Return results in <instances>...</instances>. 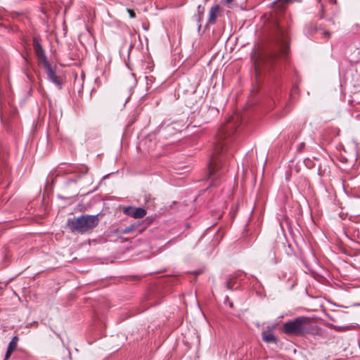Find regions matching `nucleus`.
<instances>
[{"label": "nucleus", "mask_w": 360, "mask_h": 360, "mask_svg": "<svg viewBox=\"0 0 360 360\" xmlns=\"http://www.w3.org/2000/svg\"><path fill=\"white\" fill-rule=\"evenodd\" d=\"M227 128L223 127L219 131L214 142V151L208 164V179L210 180V186H217L226 171L224 162L227 158L225 155Z\"/></svg>", "instance_id": "f257e3e1"}, {"label": "nucleus", "mask_w": 360, "mask_h": 360, "mask_svg": "<svg viewBox=\"0 0 360 360\" xmlns=\"http://www.w3.org/2000/svg\"><path fill=\"white\" fill-rule=\"evenodd\" d=\"M311 326V319L301 316L284 323L282 331L288 335L302 337L310 332Z\"/></svg>", "instance_id": "f03ea898"}, {"label": "nucleus", "mask_w": 360, "mask_h": 360, "mask_svg": "<svg viewBox=\"0 0 360 360\" xmlns=\"http://www.w3.org/2000/svg\"><path fill=\"white\" fill-rule=\"evenodd\" d=\"M98 222V215L83 214L77 217L68 218L66 224L72 232L82 234L96 227Z\"/></svg>", "instance_id": "7ed1b4c3"}, {"label": "nucleus", "mask_w": 360, "mask_h": 360, "mask_svg": "<svg viewBox=\"0 0 360 360\" xmlns=\"http://www.w3.org/2000/svg\"><path fill=\"white\" fill-rule=\"evenodd\" d=\"M278 54L276 53L262 52L254 58L256 72L262 70H270L275 62Z\"/></svg>", "instance_id": "20e7f679"}, {"label": "nucleus", "mask_w": 360, "mask_h": 360, "mask_svg": "<svg viewBox=\"0 0 360 360\" xmlns=\"http://www.w3.org/2000/svg\"><path fill=\"white\" fill-rule=\"evenodd\" d=\"M275 39L281 54H286L289 49V41L287 31L280 24L275 27Z\"/></svg>", "instance_id": "39448f33"}, {"label": "nucleus", "mask_w": 360, "mask_h": 360, "mask_svg": "<svg viewBox=\"0 0 360 360\" xmlns=\"http://www.w3.org/2000/svg\"><path fill=\"white\" fill-rule=\"evenodd\" d=\"M33 49L39 61L43 65L49 63L40 43V40L37 37L33 39Z\"/></svg>", "instance_id": "423d86ee"}, {"label": "nucleus", "mask_w": 360, "mask_h": 360, "mask_svg": "<svg viewBox=\"0 0 360 360\" xmlns=\"http://www.w3.org/2000/svg\"><path fill=\"white\" fill-rule=\"evenodd\" d=\"M123 213L134 219H141L146 216V210L142 207L129 206L124 209Z\"/></svg>", "instance_id": "0eeeda50"}, {"label": "nucleus", "mask_w": 360, "mask_h": 360, "mask_svg": "<svg viewBox=\"0 0 360 360\" xmlns=\"http://www.w3.org/2000/svg\"><path fill=\"white\" fill-rule=\"evenodd\" d=\"M43 66L46 70L48 79L60 89L63 84L62 81L60 78L56 75L50 63H49Z\"/></svg>", "instance_id": "6e6552de"}, {"label": "nucleus", "mask_w": 360, "mask_h": 360, "mask_svg": "<svg viewBox=\"0 0 360 360\" xmlns=\"http://www.w3.org/2000/svg\"><path fill=\"white\" fill-rule=\"evenodd\" d=\"M275 327L276 326H273L271 328L268 327V330H265L262 333V338L264 342L268 344H277L278 339L276 337V335L271 332V330H274Z\"/></svg>", "instance_id": "1a4fd4ad"}, {"label": "nucleus", "mask_w": 360, "mask_h": 360, "mask_svg": "<svg viewBox=\"0 0 360 360\" xmlns=\"http://www.w3.org/2000/svg\"><path fill=\"white\" fill-rule=\"evenodd\" d=\"M266 260L271 264H277L279 262L276 245H274L268 252Z\"/></svg>", "instance_id": "9d476101"}, {"label": "nucleus", "mask_w": 360, "mask_h": 360, "mask_svg": "<svg viewBox=\"0 0 360 360\" xmlns=\"http://www.w3.org/2000/svg\"><path fill=\"white\" fill-rule=\"evenodd\" d=\"M219 6L218 5L212 6L209 11L208 22L214 25L216 22L219 15Z\"/></svg>", "instance_id": "9b49d317"}, {"label": "nucleus", "mask_w": 360, "mask_h": 360, "mask_svg": "<svg viewBox=\"0 0 360 360\" xmlns=\"http://www.w3.org/2000/svg\"><path fill=\"white\" fill-rule=\"evenodd\" d=\"M241 274L242 273L240 272L236 273L228 278L226 283V286L228 290H233V289L237 288V287H235V284L236 283L237 278L240 276Z\"/></svg>", "instance_id": "f8f14e48"}, {"label": "nucleus", "mask_w": 360, "mask_h": 360, "mask_svg": "<svg viewBox=\"0 0 360 360\" xmlns=\"http://www.w3.org/2000/svg\"><path fill=\"white\" fill-rule=\"evenodd\" d=\"M18 341V336H14L8 344V349L14 351L17 347V343Z\"/></svg>", "instance_id": "ddd939ff"}, {"label": "nucleus", "mask_w": 360, "mask_h": 360, "mask_svg": "<svg viewBox=\"0 0 360 360\" xmlns=\"http://www.w3.org/2000/svg\"><path fill=\"white\" fill-rule=\"evenodd\" d=\"M349 326H338L335 325H331L330 328H333L335 331L338 332H344L349 329Z\"/></svg>", "instance_id": "4468645a"}, {"label": "nucleus", "mask_w": 360, "mask_h": 360, "mask_svg": "<svg viewBox=\"0 0 360 360\" xmlns=\"http://www.w3.org/2000/svg\"><path fill=\"white\" fill-rule=\"evenodd\" d=\"M203 13H204V8L202 7L200 5H199L198 6V14L199 20H200V19L202 18Z\"/></svg>", "instance_id": "2eb2a0df"}, {"label": "nucleus", "mask_w": 360, "mask_h": 360, "mask_svg": "<svg viewBox=\"0 0 360 360\" xmlns=\"http://www.w3.org/2000/svg\"><path fill=\"white\" fill-rule=\"evenodd\" d=\"M135 229V226L134 225H131L130 226H128V227H126L123 231H122V233H130L131 231H132L133 230H134Z\"/></svg>", "instance_id": "dca6fc26"}, {"label": "nucleus", "mask_w": 360, "mask_h": 360, "mask_svg": "<svg viewBox=\"0 0 360 360\" xmlns=\"http://www.w3.org/2000/svg\"><path fill=\"white\" fill-rule=\"evenodd\" d=\"M13 352V350L9 349L7 348V351H6V354H5L4 360L8 359Z\"/></svg>", "instance_id": "f3484780"}, {"label": "nucleus", "mask_w": 360, "mask_h": 360, "mask_svg": "<svg viewBox=\"0 0 360 360\" xmlns=\"http://www.w3.org/2000/svg\"><path fill=\"white\" fill-rule=\"evenodd\" d=\"M321 34L323 37L327 39H328L330 37V33L328 31H322Z\"/></svg>", "instance_id": "a211bd4d"}, {"label": "nucleus", "mask_w": 360, "mask_h": 360, "mask_svg": "<svg viewBox=\"0 0 360 360\" xmlns=\"http://www.w3.org/2000/svg\"><path fill=\"white\" fill-rule=\"evenodd\" d=\"M127 11H128V13H129V16H130L131 18H135V17H136V13H135V12H134L133 10H131V9H127Z\"/></svg>", "instance_id": "6ab92c4d"}, {"label": "nucleus", "mask_w": 360, "mask_h": 360, "mask_svg": "<svg viewBox=\"0 0 360 360\" xmlns=\"http://www.w3.org/2000/svg\"><path fill=\"white\" fill-rule=\"evenodd\" d=\"M146 79L147 80V84H148L149 82L152 83L154 80V78L153 76H146Z\"/></svg>", "instance_id": "aec40b11"}, {"label": "nucleus", "mask_w": 360, "mask_h": 360, "mask_svg": "<svg viewBox=\"0 0 360 360\" xmlns=\"http://www.w3.org/2000/svg\"><path fill=\"white\" fill-rule=\"evenodd\" d=\"M305 146V143L302 142L298 146V151L302 152Z\"/></svg>", "instance_id": "412c9836"}, {"label": "nucleus", "mask_w": 360, "mask_h": 360, "mask_svg": "<svg viewBox=\"0 0 360 360\" xmlns=\"http://www.w3.org/2000/svg\"><path fill=\"white\" fill-rule=\"evenodd\" d=\"M233 1V0H226V2L227 4H230V3H231Z\"/></svg>", "instance_id": "4be33fe9"}]
</instances>
